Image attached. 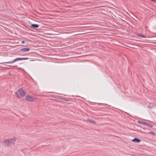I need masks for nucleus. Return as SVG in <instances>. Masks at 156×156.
<instances>
[{
    "label": "nucleus",
    "instance_id": "6e6552de",
    "mask_svg": "<svg viewBox=\"0 0 156 156\" xmlns=\"http://www.w3.org/2000/svg\"><path fill=\"white\" fill-rule=\"evenodd\" d=\"M31 27L36 28H37L39 27V25L37 24H31Z\"/></svg>",
    "mask_w": 156,
    "mask_h": 156
},
{
    "label": "nucleus",
    "instance_id": "0eeeda50",
    "mask_svg": "<svg viewBox=\"0 0 156 156\" xmlns=\"http://www.w3.org/2000/svg\"><path fill=\"white\" fill-rule=\"evenodd\" d=\"M132 141L134 142L139 143L140 141V140L136 138H134L132 140Z\"/></svg>",
    "mask_w": 156,
    "mask_h": 156
},
{
    "label": "nucleus",
    "instance_id": "9b49d317",
    "mask_svg": "<svg viewBox=\"0 0 156 156\" xmlns=\"http://www.w3.org/2000/svg\"><path fill=\"white\" fill-rule=\"evenodd\" d=\"M88 120L91 122H94V123H95V122L94 121V120H90V119H88Z\"/></svg>",
    "mask_w": 156,
    "mask_h": 156
},
{
    "label": "nucleus",
    "instance_id": "f8f14e48",
    "mask_svg": "<svg viewBox=\"0 0 156 156\" xmlns=\"http://www.w3.org/2000/svg\"><path fill=\"white\" fill-rule=\"evenodd\" d=\"M148 133L150 134H151L155 135L154 133V132H148Z\"/></svg>",
    "mask_w": 156,
    "mask_h": 156
},
{
    "label": "nucleus",
    "instance_id": "2eb2a0df",
    "mask_svg": "<svg viewBox=\"0 0 156 156\" xmlns=\"http://www.w3.org/2000/svg\"><path fill=\"white\" fill-rule=\"evenodd\" d=\"M24 42H24V41H22V44H23V43H24Z\"/></svg>",
    "mask_w": 156,
    "mask_h": 156
},
{
    "label": "nucleus",
    "instance_id": "423d86ee",
    "mask_svg": "<svg viewBox=\"0 0 156 156\" xmlns=\"http://www.w3.org/2000/svg\"><path fill=\"white\" fill-rule=\"evenodd\" d=\"M30 50V49L28 48H23L20 49V51H24L25 52L28 51L29 50Z\"/></svg>",
    "mask_w": 156,
    "mask_h": 156
},
{
    "label": "nucleus",
    "instance_id": "39448f33",
    "mask_svg": "<svg viewBox=\"0 0 156 156\" xmlns=\"http://www.w3.org/2000/svg\"><path fill=\"white\" fill-rule=\"evenodd\" d=\"M137 122L139 124H143L145 125H147L149 127H150L151 128L153 126L152 125L148 123H146L144 122H141L140 121H138Z\"/></svg>",
    "mask_w": 156,
    "mask_h": 156
},
{
    "label": "nucleus",
    "instance_id": "20e7f679",
    "mask_svg": "<svg viewBox=\"0 0 156 156\" xmlns=\"http://www.w3.org/2000/svg\"><path fill=\"white\" fill-rule=\"evenodd\" d=\"M21 60V58H17L14 59V60L12 61L5 62H3L2 63H9V64H12L13 63L17 61H18Z\"/></svg>",
    "mask_w": 156,
    "mask_h": 156
},
{
    "label": "nucleus",
    "instance_id": "ddd939ff",
    "mask_svg": "<svg viewBox=\"0 0 156 156\" xmlns=\"http://www.w3.org/2000/svg\"><path fill=\"white\" fill-rule=\"evenodd\" d=\"M148 108H149V109H151L152 107L151 106H148Z\"/></svg>",
    "mask_w": 156,
    "mask_h": 156
},
{
    "label": "nucleus",
    "instance_id": "1a4fd4ad",
    "mask_svg": "<svg viewBox=\"0 0 156 156\" xmlns=\"http://www.w3.org/2000/svg\"><path fill=\"white\" fill-rule=\"evenodd\" d=\"M137 35L138 37H140L143 38H146L147 37L145 36L144 35H143L141 34H137Z\"/></svg>",
    "mask_w": 156,
    "mask_h": 156
},
{
    "label": "nucleus",
    "instance_id": "9d476101",
    "mask_svg": "<svg viewBox=\"0 0 156 156\" xmlns=\"http://www.w3.org/2000/svg\"><path fill=\"white\" fill-rule=\"evenodd\" d=\"M21 60H27L29 59L28 58H21Z\"/></svg>",
    "mask_w": 156,
    "mask_h": 156
},
{
    "label": "nucleus",
    "instance_id": "f257e3e1",
    "mask_svg": "<svg viewBox=\"0 0 156 156\" xmlns=\"http://www.w3.org/2000/svg\"><path fill=\"white\" fill-rule=\"evenodd\" d=\"M16 142L15 138L6 139L3 142L4 145L5 146H10L15 144Z\"/></svg>",
    "mask_w": 156,
    "mask_h": 156
},
{
    "label": "nucleus",
    "instance_id": "4468645a",
    "mask_svg": "<svg viewBox=\"0 0 156 156\" xmlns=\"http://www.w3.org/2000/svg\"><path fill=\"white\" fill-rule=\"evenodd\" d=\"M9 67H15V66H12V65H9Z\"/></svg>",
    "mask_w": 156,
    "mask_h": 156
},
{
    "label": "nucleus",
    "instance_id": "7ed1b4c3",
    "mask_svg": "<svg viewBox=\"0 0 156 156\" xmlns=\"http://www.w3.org/2000/svg\"><path fill=\"white\" fill-rule=\"evenodd\" d=\"M26 100L29 101H32L36 100V98L32 97L31 95H27L26 96Z\"/></svg>",
    "mask_w": 156,
    "mask_h": 156
},
{
    "label": "nucleus",
    "instance_id": "f03ea898",
    "mask_svg": "<svg viewBox=\"0 0 156 156\" xmlns=\"http://www.w3.org/2000/svg\"><path fill=\"white\" fill-rule=\"evenodd\" d=\"M25 94V91L22 89H19L16 93V95L19 98L23 97Z\"/></svg>",
    "mask_w": 156,
    "mask_h": 156
}]
</instances>
